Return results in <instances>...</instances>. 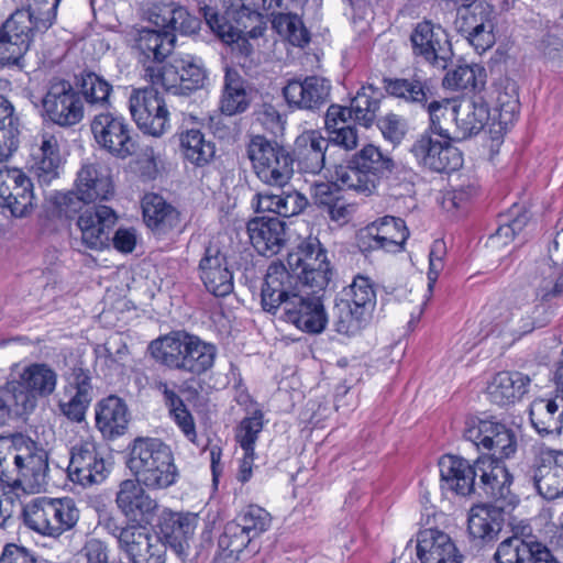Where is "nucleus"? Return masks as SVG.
<instances>
[{
    "label": "nucleus",
    "instance_id": "1",
    "mask_svg": "<svg viewBox=\"0 0 563 563\" xmlns=\"http://www.w3.org/2000/svg\"><path fill=\"white\" fill-rule=\"evenodd\" d=\"M286 266L280 262L269 264L261 289V305L265 312L276 314L308 334L322 333L328 324L322 295L296 291L288 282Z\"/></svg>",
    "mask_w": 563,
    "mask_h": 563
},
{
    "label": "nucleus",
    "instance_id": "2",
    "mask_svg": "<svg viewBox=\"0 0 563 563\" xmlns=\"http://www.w3.org/2000/svg\"><path fill=\"white\" fill-rule=\"evenodd\" d=\"M222 13L209 5L201 8L207 24L223 43L232 45L240 55L250 56L253 47L249 38H257L266 30L263 14L244 0H222Z\"/></svg>",
    "mask_w": 563,
    "mask_h": 563
},
{
    "label": "nucleus",
    "instance_id": "3",
    "mask_svg": "<svg viewBox=\"0 0 563 563\" xmlns=\"http://www.w3.org/2000/svg\"><path fill=\"white\" fill-rule=\"evenodd\" d=\"M126 465L150 490L166 489L175 485L179 477L172 448L158 438L134 439L129 446Z\"/></svg>",
    "mask_w": 563,
    "mask_h": 563
},
{
    "label": "nucleus",
    "instance_id": "4",
    "mask_svg": "<svg viewBox=\"0 0 563 563\" xmlns=\"http://www.w3.org/2000/svg\"><path fill=\"white\" fill-rule=\"evenodd\" d=\"M286 274L296 291L322 295L332 278L325 249L317 239H308L287 255Z\"/></svg>",
    "mask_w": 563,
    "mask_h": 563
},
{
    "label": "nucleus",
    "instance_id": "5",
    "mask_svg": "<svg viewBox=\"0 0 563 563\" xmlns=\"http://www.w3.org/2000/svg\"><path fill=\"white\" fill-rule=\"evenodd\" d=\"M396 168L394 159L379 147L367 144L335 168L340 184L364 196L373 195L379 184Z\"/></svg>",
    "mask_w": 563,
    "mask_h": 563
},
{
    "label": "nucleus",
    "instance_id": "6",
    "mask_svg": "<svg viewBox=\"0 0 563 563\" xmlns=\"http://www.w3.org/2000/svg\"><path fill=\"white\" fill-rule=\"evenodd\" d=\"M22 517L29 529L56 539L75 529L80 518V510L70 497H38L23 507Z\"/></svg>",
    "mask_w": 563,
    "mask_h": 563
},
{
    "label": "nucleus",
    "instance_id": "7",
    "mask_svg": "<svg viewBox=\"0 0 563 563\" xmlns=\"http://www.w3.org/2000/svg\"><path fill=\"white\" fill-rule=\"evenodd\" d=\"M375 306L373 282L366 276H355L352 284L344 287L335 299V331L346 335L355 334L369 321Z\"/></svg>",
    "mask_w": 563,
    "mask_h": 563
},
{
    "label": "nucleus",
    "instance_id": "8",
    "mask_svg": "<svg viewBox=\"0 0 563 563\" xmlns=\"http://www.w3.org/2000/svg\"><path fill=\"white\" fill-rule=\"evenodd\" d=\"M145 77L152 85H159L173 95H189L201 89L208 81V73L202 59L191 54L176 53L162 68L147 66Z\"/></svg>",
    "mask_w": 563,
    "mask_h": 563
},
{
    "label": "nucleus",
    "instance_id": "9",
    "mask_svg": "<svg viewBox=\"0 0 563 563\" xmlns=\"http://www.w3.org/2000/svg\"><path fill=\"white\" fill-rule=\"evenodd\" d=\"M247 157L257 178L268 185L283 187L294 173L291 152L275 140L253 136L246 147Z\"/></svg>",
    "mask_w": 563,
    "mask_h": 563
},
{
    "label": "nucleus",
    "instance_id": "10",
    "mask_svg": "<svg viewBox=\"0 0 563 563\" xmlns=\"http://www.w3.org/2000/svg\"><path fill=\"white\" fill-rule=\"evenodd\" d=\"M16 369L18 364H14L4 389L23 412L33 410L38 397H47L56 389L57 374L48 364L32 363L21 372Z\"/></svg>",
    "mask_w": 563,
    "mask_h": 563
},
{
    "label": "nucleus",
    "instance_id": "11",
    "mask_svg": "<svg viewBox=\"0 0 563 563\" xmlns=\"http://www.w3.org/2000/svg\"><path fill=\"white\" fill-rule=\"evenodd\" d=\"M84 113L81 96L68 80L54 79L49 82L41 99L40 114L43 121L71 128L84 119Z\"/></svg>",
    "mask_w": 563,
    "mask_h": 563
},
{
    "label": "nucleus",
    "instance_id": "12",
    "mask_svg": "<svg viewBox=\"0 0 563 563\" xmlns=\"http://www.w3.org/2000/svg\"><path fill=\"white\" fill-rule=\"evenodd\" d=\"M501 460L487 455L477 457L475 495L487 498V505L510 511L519 504V497L511 490L514 477Z\"/></svg>",
    "mask_w": 563,
    "mask_h": 563
},
{
    "label": "nucleus",
    "instance_id": "13",
    "mask_svg": "<svg viewBox=\"0 0 563 563\" xmlns=\"http://www.w3.org/2000/svg\"><path fill=\"white\" fill-rule=\"evenodd\" d=\"M91 133L100 148L117 158H128L136 154V134L121 114L102 112L93 117Z\"/></svg>",
    "mask_w": 563,
    "mask_h": 563
},
{
    "label": "nucleus",
    "instance_id": "14",
    "mask_svg": "<svg viewBox=\"0 0 563 563\" xmlns=\"http://www.w3.org/2000/svg\"><path fill=\"white\" fill-rule=\"evenodd\" d=\"M412 55L439 69H446L453 57L449 33L439 23L423 19L410 34Z\"/></svg>",
    "mask_w": 563,
    "mask_h": 563
},
{
    "label": "nucleus",
    "instance_id": "15",
    "mask_svg": "<svg viewBox=\"0 0 563 563\" xmlns=\"http://www.w3.org/2000/svg\"><path fill=\"white\" fill-rule=\"evenodd\" d=\"M154 86L133 90L129 109L141 131L152 136H161L169 128V111Z\"/></svg>",
    "mask_w": 563,
    "mask_h": 563
},
{
    "label": "nucleus",
    "instance_id": "16",
    "mask_svg": "<svg viewBox=\"0 0 563 563\" xmlns=\"http://www.w3.org/2000/svg\"><path fill=\"white\" fill-rule=\"evenodd\" d=\"M456 139H433L428 132L422 133L412 143L410 153L417 163L434 173H451L463 166V154L452 144Z\"/></svg>",
    "mask_w": 563,
    "mask_h": 563
},
{
    "label": "nucleus",
    "instance_id": "17",
    "mask_svg": "<svg viewBox=\"0 0 563 563\" xmlns=\"http://www.w3.org/2000/svg\"><path fill=\"white\" fill-rule=\"evenodd\" d=\"M111 463L93 441H81L70 450L69 478L81 486L101 484L110 474Z\"/></svg>",
    "mask_w": 563,
    "mask_h": 563
},
{
    "label": "nucleus",
    "instance_id": "18",
    "mask_svg": "<svg viewBox=\"0 0 563 563\" xmlns=\"http://www.w3.org/2000/svg\"><path fill=\"white\" fill-rule=\"evenodd\" d=\"M33 183L30 176L19 168L0 169V207L11 216L22 218L34 208Z\"/></svg>",
    "mask_w": 563,
    "mask_h": 563
},
{
    "label": "nucleus",
    "instance_id": "19",
    "mask_svg": "<svg viewBox=\"0 0 563 563\" xmlns=\"http://www.w3.org/2000/svg\"><path fill=\"white\" fill-rule=\"evenodd\" d=\"M331 88L330 80L311 75L288 80L283 96L289 108L316 112L330 101Z\"/></svg>",
    "mask_w": 563,
    "mask_h": 563
},
{
    "label": "nucleus",
    "instance_id": "20",
    "mask_svg": "<svg viewBox=\"0 0 563 563\" xmlns=\"http://www.w3.org/2000/svg\"><path fill=\"white\" fill-rule=\"evenodd\" d=\"M409 231L400 218L386 216L367 225L358 235L362 252L383 250L388 253L400 252Z\"/></svg>",
    "mask_w": 563,
    "mask_h": 563
},
{
    "label": "nucleus",
    "instance_id": "21",
    "mask_svg": "<svg viewBox=\"0 0 563 563\" xmlns=\"http://www.w3.org/2000/svg\"><path fill=\"white\" fill-rule=\"evenodd\" d=\"M143 219L157 240L175 241L183 232L180 212L162 196L146 194L142 199Z\"/></svg>",
    "mask_w": 563,
    "mask_h": 563
},
{
    "label": "nucleus",
    "instance_id": "22",
    "mask_svg": "<svg viewBox=\"0 0 563 563\" xmlns=\"http://www.w3.org/2000/svg\"><path fill=\"white\" fill-rule=\"evenodd\" d=\"M440 487L443 492L467 497L477 493V459L471 463L467 459L444 454L438 462Z\"/></svg>",
    "mask_w": 563,
    "mask_h": 563
},
{
    "label": "nucleus",
    "instance_id": "23",
    "mask_svg": "<svg viewBox=\"0 0 563 563\" xmlns=\"http://www.w3.org/2000/svg\"><path fill=\"white\" fill-rule=\"evenodd\" d=\"M118 216L108 206L86 208L77 219L81 242L91 250H102L110 245V233L117 224Z\"/></svg>",
    "mask_w": 563,
    "mask_h": 563
},
{
    "label": "nucleus",
    "instance_id": "24",
    "mask_svg": "<svg viewBox=\"0 0 563 563\" xmlns=\"http://www.w3.org/2000/svg\"><path fill=\"white\" fill-rule=\"evenodd\" d=\"M198 525V515L164 510L159 516V537L179 558H186Z\"/></svg>",
    "mask_w": 563,
    "mask_h": 563
},
{
    "label": "nucleus",
    "instance_id": "25",
    "mask_svg": "<svg viewBox=\"0 0 563 563\" xmlns=\"http://www.w3.org/2000/svg\"><path fill=\"white\" fill-rule=\"evenodd\" d=\"M493 559L496 563H560L544 543L518 536L501 541Z\"/></svg>",
    "mask_w": 563,
    "mask_h": 563
},
{
    "label": "nucleus",
    "instance_id": "26",
    "mask_svg": "<svg viewBox=\"0 0 563 563\" xmlns=\"http://www.w3.org/2000/svg\"><path fill=\"white\" fill-rule=\"evenodd\" d=\"M29 172L40 186H48L59 176L60 152L55 135L44 132L34 139L31 146Z\"/></svg>",
    "mask_w": 563,
    "mask_h": 563
},
{
    "label": "nucleus",
    "instance_id": "27",
    "mask_svg": "<svg viewBox=\"0 0 563 563\" xmlns=\"http://www.w3.org/2000/svg\"><path fill=\"white\" fill-rule=\"evenodd\" d=\"M195 335L185 330L170 331L151 341L147 351L156 363L169 369L185 372Z\"/></svg>",
    "mask_w": 563,
    "mask_h": 563
},
{
    "label": "nucleus",
    "instance_id": "28",
    "mask_svg": "<svg viewBox=\"0 0 563 563\" xmlns=\"http://www.w3.org/2000/svg\"><path fill=\"white\" fill-rule=\"evenodd\" d=\"M199 277L206 289L216 297H225L233 291V273L229 269L227 255L217 245H209L199 262Z\"/></svg>",
    "mask_w": 563,
    "mask_h": 563
},
{
    "label": "nucleus",
    "instance_id": "29",
    "mask_svg": "<svg viewBox=\"0 0 563 563\" xmlns=\"http://www.w3.org/2000/svg\"><path fill=\"white\" fill-rule=\"evenodd\" d=\"M489 120L496 122L486 92L474 93L455 107V139L462 141L478 134Z\"/></svg>",
    "mask_w": 563,
    "mask_h": 563
},
{
    "label": "nucleus",
    "instance_id": "30",
    "mask_svg": "<svg viewBox=\"0 0 563 563\" xmlns=\"http://www.w3.org/2000/svg\"><path fill=\"white\" fill-rule=\"evenodd\" d=\"M246 229L252 245L262 256L278 254L286 242L285 222L275 216L254 218L247 222Z\"/></svg>",
    "mask_w": 563,
    "mask_h": 563
},
{
    "label": "nucleus",
    "instance_id": "31",
    "mask_svg": "<svg viewBox=\"0 0 563 563\" xmlns=\"http://www.w3.org/2000/svg\"><path fill=\"white\" fill-rule=\"evenodd\" d=\"M330 144L319 130H308L298 135L291 153L298 170L319 174L325 166V152Z\"/></svg>",
    "mask_w": 563,
    "mask_h": 563
},
{
    "label": "nucleus",
    "instance_id": "32",
    "mask_svg": "<svg viewBox=\"0 0 563 563\" xmlns=\"http://www.w3.org/2000/svg\"><path fill=\"white\" fill-rule=\"evenodd\" d=\"M142 482L124 479L119 484L115 504L121 512L132 520H146L155 514L158 505L145 490Z\"/></svg>",
    "mask_w": 563,
    "mask_h": 563
},
{
    "label": "nucleus",
    "instance_id": "33",
    "mask_svg": "<svg viewBox=\"0 0 563 563\" xmlns=\"http://www.w3.org/2000/svg\"><path fill=\"white\" fill-rule=\"evenodd\" d=\"M417 556L421 563H462L451 537L439 529H424L417 533Z\"/></svg>",
    "mask_w": 563,
    "mask_h": 563
},
{
    "label": "nucleus",
    "instance_id": "34",
    "mask_svg": "<svg viewBox=\"0 0 563 563\" xmlns=\"http://www.w3.org/2000/svg\"><path fill=\"white\" fill-rule=\"evenodd\" d=\"M148 20L156 27L165 29L173 34L195 33L200 21L191 15L188 10L173 0H156L148 9Z\"/></svg>",
    "mask_w": 563,
    "mask_h": 563
},
{
    "label": "nucleus",
    "instance_id": "35",
    "mask_svg": "<svg viewBox=\"0 0 563 563\" xmlns=\"http://www.w3.org/2000/svg\"><path fill=\"white\" fill-rule=\"evenodd\" d=\"M508 511L487 504L473 506L467 519L471 539L478 545L494 541L503 529L504 514Z\"/></svg>",
    "mask_w": 563,
    "mask_h": 563
},
{
    "label": "nucleus",
    "instance_id": "36",
    "mask_svg": "<svg viewBox=\"0 0 563 563\" xmlns=\"http://www.w3.org/2000/svg\"><path fill=\"white\" fill-rule=\"evenodd\" d=\"M351 120L354 121V117H352L347 107L336 103L329 106L324 115L325 140L345 151L356 148L358 135L356 128L351 124Z\"/></svg>",
    "mask_w": 563,
    "mask_h": 563
},
{
    "label": "nucleus",
    "instance_id": "37",
    "mask_svg": "<svg viewBox=\"0 0 563 563\" xmlns=\"http://www.w3.org/2000/svg\"><path fill=\"white\" fill-rule=\"evenodd\" d=\"M252 102V89L240 73L225 68L219 109L222 114L233 117L246 112Z\"/></svg>",
    "mask_w": 563,
    "mask_h": 563
},
{
    "label": "nucleus",
    "instance_id": "38",
    "mask_svg": "<svg viewBox=\"0 0 563 563\" xmlns=\"http://www.w3.org/2000/svg\"><path fill=\"white\" fill-rule=\"evenodd\" d=\"M166 548L158 534L139 526L122 551L132 563H165Z\"/></svg>",
    "mask_w": 563,
    "mask_h": 563
},
{
    "label": "nucleus",
    "instance_id": "39",
    "mask_svg": "<svg viewBox=\"0 0 563 563\" xmlns=\"http://www.w3.org/2000/svg\"><path fill=\"white\" fill-rule=\"evenodd\" d=\"M75 187L89 202L109 200L114 195L109 172L98 164L82 165L77 173Z\"/></svg>",
    "mask_w": 563,
    "mask_h": 563
},
{
    "label": "nucleus",
    "instance_id": "40",
    "mask_svg": "<svg viewBox=\"0 0 563 563\" xmlns=\"http://www.w3.org/2000/svg\"><path fill=\"white\" fill-rule=\"evenodd\" d=\"M526 478L544 499L552 500L563 495V465L556 462L536 460L527 471Z\"/></svg>",
    "mask_w": 563,
    "mask_h": 563
},
{
    "label": "nucleus",
    "instance_id": "41",
    "mask_svg": "<svg viewBox=\"0 0 563 563\" xmlns=\"http://www.w3.org/2000/svg\"><path fill=\"white\" fill-rule=\"evenodd\" d=\"M129 410L125 402L118 396H109L98 402L96 408V426L107 439L122 435L128 429Z\"/></svg>",
    "mask_w": 563,
    "mask_h": 563
},
{
    "label": "nucleus",
    "instance_id": "42",
    "mask_svg": "<svg viewBox=\"0 0 563 563\" xmlns=\"http://www.w3.org/2000/svg\"><path fill=\"white\" fill-rule=\"evenodd\" d=\"M384 89L395 98L419 108H426L429 99L432 98V91L428 79L419 73H413L409 77L383 79Z\"/></svg>",
    "mask_w": 563,
    "mask_h": 563
},
{
    "label": "nucleus",
    "instance_id": "43",
    "mask_svg": "<svg viewBox=\"0 0 563 563\" xmlns=\"http://www.w3.org/2000/svg\"><path fill=\"white\" fill-rule=\"evenodd\" d=\"M531 379L520 372L497 373L487 387V395L493 404L507 406L521 399L528 391Z\"/></svg>",
    "mask_w": 563,
    "mask_h": 563
},
{
    "label": "nucleus",
    "instance_id": "44",
    "mask_svg": "<svg viewBox=\"0 0 563 563\" xmlns=\"http://www.w3.org/2000/svg\"><path fill=\"white\" fill-rule=\"evenodd\" d=\"M530 420L542 437L559 435L563 429V402L560 409L558 398L536 399L530 407Z\"/></svg>",
    "mask_w": 563,
    "mask_h": 563
},
{
    "label": "nucleus",
    "instance_id": "45",
    "mask_svg": "<svg viewBox=\"0 0 563 563\" xmlns=\"http://www.w3.org/2000/svg\"><path fill=\"white\" fill-rule=\"evenodd\" d=\"M383 97L379 88L369 84L361 86L347 107L354 122L366 129L371 128L377 119Z\"/></svg>",
    "mask_w": 563,
    "mask_h": 563
},
{
    "label": "nucleus",
    "instance_id": "46",
    "mask_svg": "<svg viewBox=\"0 0 563 563\" xmlns=\"http://www.w3.org/2000/svg\"><path fill=\"white\" fill-rule=\"evenodd\" d=\"M176 35L165 29H143L136 38V48L147 59L162 63L175 47Z\"/></svg>",
    "mask_w": 563,
    "mask_h": 563
},
{
    "label": "nucleus",
    "instance_id": "47",
    "mask_svg": "<svg viewBox=\"0 0 563 563\" xmlns=\"http://www.w3.org/2000/svg\"><path fill=\"white\" fill-rule=\"evenodd\" d=\"M178 141L183 157L197 167L209 164L216 154L214 144L207 141L199 129H188L179 132Z\"/></svg>",
    "mask_w": 563,
    "mask_h": 563
},
{
    "label": "nucleus",
    "instance_id": "48",
    "mask_svg": "<svg viewBox=\"0 0 563 563\" xmlns=\"http://www.w3.org/2000/svg\"><path fill=\"white\" fill-rule=\"evenodd\" d=\"M24 442L25 437L22 434L0 437V482L10 488L21 485L18 463L22 460L20 445Z\"/></svg>",
    "mask_w": 563,
    "mask_h": 563
},
{
    "label": "nucleus",
    "instance_id": "49",
    "mask_svg": "<svg viewBox=\"0 0 563 563\" xmlns=\"http://www.w3.org/2000/svg\"><path fill=\"white\" fill-rule=\"evenodd\" d=\"M20 449L22 460L18 463V477L31 478L36 484L44 483L48 472L47 453L37 449L35 443L27 438Z\"/></svg>",
    "mask_w": 563,
    "mask_h": 563
},
{
    "label": "nucleus",
    "instance_id": "50",
    "mask_svg": "<svg viewBox=\"0 0 563 563\" xmlns=\"http://www.w3.org/2000/svg\"><path fill=\"white\" fill-rule=\"evenodd\" d=\"M486 69L478 65H460L446 73L443 86L454 90H470L474 93L485 91Z\"/></svg>",
    "mask_w": 563,
    "mask_h": 563
},
{
    "label": "nucleus",
    "instance_id": "51",
    "mask_svg": "<svg viewBox=\"0 0 563 563\" xmlns=\"http://www.w3.org/2000/svg\"><path fill=\"white\" fill-rule=\"evenodd\" d=\"M37 15L26 8L16 9L3 23V32L11 34L15 41L22 42L30 48L35 32H45L49 27H42L37 23Z\"/></svg>",
    "mask_w": 563,
    "mask_h": 563
},
{
    "label": "nucleus",
    "instance_id": "52",
    "mask_svg": "<svg viewBox=\"0 0 563 563\" xmlns=\"http://www.w3.org/2000/svg\"><path fill=\"white\" fill-rule=\"evenodd\" d=\"M555 249L563 245V228L556 233L553 240ZM540 280L537 285V294L542 300H550L553 297L563 294V271L556 265H551L550 261L543 262L539 266Z\"/></svg>",
    "mask_w": 563,
    "mask_h": 563
},
{
    "label": "nucleus",
    "instance_id": "53",
    "mask_svg": "<svg viewBox=\"0 0 563 563\" xmlns=\"http://www.w3.org/2000/svg\"><path fill=\"white\" fill-rule=\"evenodd\" d=\"M76 85L81 99L85 98L90 106L103 107L109 103L112 86L102 76L85 70L76 76Z\"/></svg>",
    "mask_w": 563,
    "mask_h": 563
},
{
    "label": "nucleus",
    "instance_id": "54",
    "mask_svg": "<svg viewBox=\"0 0 563 563\" xmlns=\"http://www.w3.org/2000/svg\"><path fill=\"white\" fill-rule=\"evenodd\" d=\"M449 100H434L429 99L424 108L429 114V134H435L439 137L455 139V131L453 133L446 126L448 122L455 121V107Z\"/></svg>",
    "mask_w": 563,
    "mask_h": 563
},
{
    "label": "nucleus",
    "instance_id": "55",
    "mask_svg": "<svg viewBox=\"0 0 563 563\" xmlns=\"http://www.w3.org/2000/svg\"><path fill=\"white\" fill-rule=\"evenodd\" d=\"M276 32L291 45L303 47L310 42V33L302 20L295 13L278 12L272 21Z\"/></svg>",
    "mask_w": 563,
    "mask_h": 563
},
{
    "label": "nucleus",
    "instance_id": "56",
    "mask_svg": "<svg viewBox=\"0 0 563 563\" xmlns=\"http://www.w3.org/2000/svg\"><path fill=\"white\" fill-rule=\"evenodd\" d=\"M495 106L492 114H495L496 121L501 125L511 123L519 113V96L515 82H508L504 88L495 87Z\"/></svg>",
    "mask_w": 563,
    "mask_h": 563
},
{
    "label": "nucleus",
    "instance_id": "57",
    "mask_svg": "<svg viewBox=\"0 0 563 563\" xmlns=\"http://www.w3.org/2000/svg\"><path fill=\"white\" fill-rule=\"evenodd\" d=\"M194 341L196 342L190 346L185 373L200 376L213 367L218 349L213 343L203 341L198 335H195Z\"/></svg>",
    "mask_w": 563,
    "mask_h": 563
},
{
    "label": "nucleus",
    "instance_id": "58",
    "mask_svg": "<svg viewBox=\"0 0 563 563\" xmlns=\"http://www.w3.org/2000/svg\"><path fill=\"white\" fill-rule=\"evenodd\" d=\"M252 540L251 536L234 519L224 526L218 540V547L227 559L238 560L239 554Z\"/></svg>",
    "mask_w": 563,
    "mask_h": 563
},
{
    "label": "nucleus",
    "instance_id": "59",
    "mask_svg": "<svg viewBox=\"0 0 563 563\" xmlns=\"http://www.w3.org/2000/svg\"><path fill=\"white\" fill-rule=\"evenodd\" d=\"M487 437L493 441V448L488 449V452H492L489 456L510 459L517 452L518 441L516 432L495 418L492 419V428Z\"/></svg>",
    "mask_w": 563,
    "mask_h": 563
},
{
    "label": "nucleus",
    "instance_id": "60",
    "mask_svg": "<svg viewBox=\"0 0 563 563\" xmlns=\"http://www.w3.org/2000/svg\"><path fill=\"white\" fill-rule=\"evenodd\" d=\"M264 428V413L261 408H254L251 415L244 417L235 429V440L243 451L252 452Z\"/></svg>",
    "mask_w": 563,
    "mask_h": 563
},
{
    "label": "nucleus",
    "instance_id": "61",
    "mask_svg": "<svg viewBox=\"0 0 563 563\" xmlns=\"http://www.w3.org/2000/svg\"><path fill=\"white\" fill-rule=\"evenodd\" d=\"M493 417L471 416L465 419L463 438L470 441L478 451H488L493 441L487 437L490 432Z\"/></svg>",
    "mask_w": 563,
    "mask_h": 563
},
{
    "label": "nucleus",
    "instance_id": "62",
    "mask_svg": "<svg viewBox=\"0 0 563 563\" xmlns=\"http://www.w3.org/2000/svg\"><path fill=\"white\" fill-rule=\"evenodd\" d=\"M235 520L254 539L268 529L271 516L264 508L250 505L236 516Z\"/></svg>",
    "mask_w": 563,
    "mask_h": 563
},
{
    "label": "nucleus",
    "instance_id": "63",
    "mask_svg": "<svg viewBox=\"0 0 563 563\" xmlns=\"http://www.w3.org/2000/svg\"><path fill=\"white\" fill-rule=\"evenodd\" d=\"M29 47L22 42L15 41L11 34L3 32V26L0 27V65L2 66H16L22 69L24 66L23 58Z\"/></svg>",
    "mask_w": 563,
    "mask_h": 563
},
{
    "label": "nucleus",
    "instance_id": "64",
    "mask_svg": "<svg viewBox=\"0 0 563 563\" xmlns=\"http://www.w3.org/2000/svg\"><path fill=\"white\" fill-rule=\"evenodd\" d=\"M528 218L525 213L512 216H500L498 220V227L493 234L489 235V240L493 244L501 243L508 244L516 234L521 232L527 225Z\"/></svg>",
    "mask_w": 563,
    "mask_h": 563
}]
</instances>
